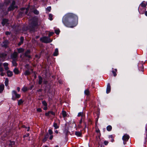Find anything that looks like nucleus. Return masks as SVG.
Masks as SVG:
<instances>
[{"instance_id":"1","label":"nucleus","mask_w":147,"mask_h":147,"mask_svg":"<svg viewBox=\"0 0 147 147\" xmlns=\"http://www.w3.org/2000/svg\"><path fill=\"white\" fill-rule=\"evenodd\" d=\"M78 17L73 13H69L63 18L62 22L66 26L70 28L75 27L78 24Z\"/></svg>"},{"instance_id":"2","label":"nucleus","mask_w":147,"mask_h":147,"mask_svg":"<svg viewBox=\"0 0 147 147\" xmlns=\"http://www.w3.org/2000/svg\"><path fill=\"white\" fill-rule=\"evenodd\" d=\"M12 99L15 101L16 99H18L21 97V95L18 94L16 90H13L12 92Z\"/></svg>"},{"instance_id":"3","label":"nucleus","mask_w":147,"mask_h":147,"mask_svg":"<svg viewBox=\"0 0 147 147\" xmlns=\"http://www.w3.org/2000/svg\"><path fill=\"white\" fill-rule=\"evenodd\" d=\"M40 40L42 42L47 43L51 42L52 41V40L48 36H44L40 38Z\"/></svg>"},{"instance_id":"4","label":"nucleus","mask_w":147,"mask_h":147,"mask_svg":"<svg viewBox=\"0 0 147 147\" xmlns=\"http://www.w3.org/2000/svg\"><path fill=\"white\" fill-rule=\"evenodd\" d=\"M16 2L14 0H13L11 4L7 8V11H13L16 8H18V7L15 5Z\"/></svg>"},{"instance_id":"5","label":"nucleus","mask_w":147,"mask_h":147,"mask_svg":"<svg viewBox=\"0 0 147 147\" xmlns=\"http://www.w3.org/2000/svg\"><path fill=\"white\" fill-rule=\"evenodd\" d=\"M144 2H145V1H142V3L140 4V7L138 8V11L140 13H141V14L143 13H141L140 12V9H141L140 8L141 7H142V8L144 10V11H146V6L147 5V1L146 4L145 3H144Z\"/></svg>"},{"instance_id":"6","label":"nucleus","mask_w":147,"mask_h":147,"mask_svg":"<svg viewBox=\"0 0 147 147\" xmlns=\"http://www.w3.org/2000/svg\"><path fill=\"white\" fill-rule=\"evenodd\" d=\"M9 44V42L8 40H5L1 44V47L6 49L8 47Z\"/></svg>"},{"instance_id":"7","label":"nucleus","mask_w":147,"mask_h":147,"mask_svg":"<svg viewBox=\"0 0 147 147\" xmlns=\"http://www.w3.org/2000/svg\"><path fill=\"white\" fill-rule=\"evenodd\" d=\"M139 71H144V66L142 63L140 62L138 65Z\"/></svg>"},{"instance_id":"8","label":"nucleus","mask_w":147,"mask_h":147,"mask_svg":"<svg viewBox=\"0 0 147 147\" xmlns=\"http://www.w3.org/2000/svg\"><path fill=\"white\" fill-rule=\"evenodd\" d=\"M31 25L35 27L38 26V20L37 18L33 19L31 23Z\"/></svg>"},{"instance_id":"9","label":"nucleus","mask_w":147,"mask_h":147,"mask_svg":"<svg viewBox=\"0 0 147 147\" xmlns=\"http://www.w3.org/2000/svg\"><path fill=\"white\" fill-rule=\"evenodd\" d=\"M18 55V53L16 51H14L11 55V57L12 59H16Z\"/></svg>"},{"instance_id":"10","label":"nucleus","mask_w":147,"mask_h":147,"mask_svg":"<svg viewBox=\"0 0 147 147\" xmlns=\"http://www.w3.org/2000/svg\"><path fill=\"white\" fill-rule=\"evenodd\" d=\"M31 51L29 50H27L24 53V56L25 57H28L29 59L31 58V56L29 55L30 54Z\"/></svg>"},{"instance_id":"11","label":"nucleus","mask_w":147,"mask_h":147,"mask_svg":"<svg viewBox=\"0 0 147 147\" xmlns=\"http://www.w3.org/2000/svg\"><path fill=\"white\" fill-rule=\"evenodd\" d=\"M28 29L29 30L30 32H34L36 31L35 26H33L31 25L29 26Z\"/></svg>"},{"instance_id":"12","label":"nucleus","mask_w":147,"mask_h":147,"mask_svg":"<svg viewBox=\"0 0 147 147\" xmlns=\"http://www.w3.org/2000/svg\"><path fill=\"white\" fill-rule=\"evenodd\" d=\"M50 114H51L52 115L55 116V113L52 111H49L48 112L45 113V115L46 116H49Z\"/></svg>"},{"instance_id":"13","label":"nucleus","mask_w":147,"mask_h":147,"mask_svg":"<svg viewBox=\"0 0 147 147\" xmlns=\"http://www.w3.org/2000/svg\"><path fill=\"white\" fill-rule=\"evenodd\" d=\"M129 136L127 134H125L123 136L122 139L124 141V144H125L124 142L127 141L129 139Z\"/></svg>"},{"instance_id":"14","label":"nucleus","mask_w":147,"mask_h":147,"mask_svg":"<svg viewBox=\"0 0 147 147\" xmlns=\"http://www.w3.org/2000/svg\"><path fill=\"white\" fill-rule=\"evenodd\" d=\"M111 91V87L109 83H108L107 84V86L106 89V93L107 94L109 93Z\"/></svg>"},{"instance_id":"15","label":"nucleus","mask_w":147,"mask_h":147,"mask_svg":"<svg viewBox=\"0 0 147 147\" xmlns=\"http://www.w3.org/2000/svg\"><path fill=\"white\" fill-rule=\"evenodd\" d=\"M25 16L24 12V11H20L18 12V16L19 17H22Z\"/></svg>"},{"instance_id":"16","label":"nucleus","mask_w":147,"mask_h":147,"mask_svg":"<svg viewBox=\"0 0 147 147\" xmlns=\"http://www.w3.org/2000/svg\"><path fill=\"white\" fill-rule=\"evenodd\" d=\"M8 22V20L7 19L4 18L3 19L2 21L1 22L3 26H4L5 24L7 23Z\"/></svg>"},{"instance_id":"17","label":"nucleus","mask_w":147,"mask_h":147,"mask_svg":"<svg viewBox=\"0 0 147 147\" xmlns=\"http://www.w3.org/2000/svg\"><path fill=\"white\" fill-rule=\"evenodd\" d=\"M7 74L8 77H11L13 75V73L12 71H11L10 70H7Z\"/></svg>"},{"instance_id":"18","label":"nucleus","mask_w":147,"mask_h":147,"mask_svg":"<svg viewBox=\"0 0 147 147\" xmlns=\"http://www.w3.org/2000/svg\"><path fill=\"white\" fill-rule=\"evenodd\" d=\"M113 70L112 71V72L113 74V76L116 77L117 74L116 72H117V69H114L113 68H112Z\"/></svg>"},{"instance_id":"19","label":"nucleus","mask_w":147,"mask_h":147,"mask_svg":"<svg viewBox=\"0 0 147 147\" xmlns=\"http://www.w3.org/2000/svg\"><path fill=\"white\" fill-rule=\"evenodd\" d=\"M38 78L39 79V80L38 81V84L39 85H41L42 83L43 80L42 78L40 76H38Z\"/></svg>"},{"instance_id":"20","label":"nucleus","mask_w":147,"mask_h":147,"mask_svg":"<svg viewBox=\"0 0 147 147\" xmlns=\"http://www.w3.org/2000/svg\"><path fill=\"white\" fill-rule=\"evenodd\" d=\"M4 85L3 84H1L0 85V93H1L4 89Z\"/></svg>"},{"instance_id":"21","label":"nucleus","mask_w":147,"mask_h":147,"mask_svg":"<svg viewBox=\"0 0 147 147\" xmlns=\"http://www.w3.org/2000/svg\"><path fill=\"white\" fill-rule=\"evenodd\" d=\"M58 55V50L57 48H56L53 54V55L54 56H56Z\"/></svg>"},{"instance_id":"22","label":"nucleus","mask_w":147,"mask_h":147,"mask_svg":"<svg viewBox=\"0 0 147 147\" xmlns=\"http://www.w3.org/2000/svg\"><path fill=\"white\" fill-rule=\"evenodd\" d=\"M18 52V53H23L24 51V49L22 48L17 49Z\"/></svg>"},{"instance_id":"23","label":"nucleus","mask_w":147,"mask_h":147,"mask_svg":"<svg viewBox=\"0 0 147 147\" xmlns=\"http://www.w3.org/2000/svg\"><path fill=\"white\" fill-rule=\"evenodd\" d=\"M24 102V101L22 99H20L18 101V105H20L23 103Z\"/></svg>"},{"instance_id":"24","label":"nucleus","mask_w":147,"mask_h":147,"mask_svg":"<svg viewBox=\"0 0 147 147\" xmlns=\"http://www.w3.org/2000/svg\"><path fill=\"white\" fill-rule=\"evenodd\" d=\"M21 90L23 92H25L27 91L28 89L27 87L24 86L22 88Z\"/></svg>"},{"instance_id":"25","label":"nucleus","mask_w":147,"mask_h":147,"mask_svg":"<svg viewBox=\"0 0 147 147\" xmlns=\"http://www.w3.org/2000/svg\"><path fill=\"white\" fill-rule=\"evenodd\" d=\"M31 74V72L28 70H26L24 73L25 76H28Z\"/></svg>"},{"instance_id":"26","label":"nucleus","mask_w":147,"mask_h":147,"mask_svg":"<svg viewBox=\"0 0 147 147\" xmlns=\"http://www.w3.org/2000/svg\"><path fill=\"white\" fill-rule=\"evenodd\" d=\"M85 94L87 96H89L90 94V92L89 90L87 89L85 90L84 92Z\"/></svg>"},{"instance_id":"27","label":"nucleus","mask_w":147,"mask_h":147,"mask_svg":"<svg viewBox=\"0 0 147 147\" xmlns=\"http://www.w3.org/2000/svg\"><path fill=\"white\" fill-rule=\"evenodd\" d=\"M75 134L76 135L80 137L82 135V131H76L75 133Z\"/></svg>"},{"instance_id":"28","label":"nucleus","mask_w":147,"mask_h":147,"mask_svg":"<svg viewBox=\"0 0 147 147\" xmlns=\"http://www.w3.org/2000/svg\"><path fill=\"white\" fill-rule=\"evenodd\" d=\"M12 63L13 66L16 67L17 66L18 64L16 63V59H12Z\"/></svg>"},{"instance_id":"29","label":"nucleus","mask_w":147,"mask_h":147,"mask_svg":"<svg viewBox=\"0 0 147 147\" xmlns=\"http://www.w3.org/2000/svg\"><path fill=\"white\" fill-rule=\"evenodd\" d=\"M13 71L14 73L16 74H18L19 73V71L18 69L16 68H15L13 70Z\"/></svg>"},{"instance_id":"30","label":"nucleus","mask_w":147,"mask_h":147,"mask_svg":"<svg viewBox=\"0 0 147 147\" xmlns=\"http://www.w3.org/2000/svg\"><path fill=\"white\" fill-rule=\"evenodd\" d=\"M62 113L63 117L65 118L67 116V113L65 111L63 110L62 112Z\"/></svg>"},{"instance_id":"31","label":"nucleus","mask_w":147,"mask_h":147,"mask_svg":"<svg viewBox=\"0 0 147 147\" xmlns=\"http://www.w3.org/2000/svg\"><path fill=\"white\" fill-rule=\"evenodd\" d=\"M82 122V117L81 118V119H80L79 123L78 125V126L79 128H80L82 127L81 124Z\"/></svg>"},{"instance_id":"32","label":"nucleus","mask_w":147,"mask_h":147,"mask_svg":"<svg viewBox=\"0 0 147 147\" xmlns=\"http://www.w3.org/2000/svg\"><path fill=\"white\" fill-rule=\"evenodd\" d=\"M5 84L6 86H7L9 84V79L7 78H6Z\"/></svg>"},{"instance_id":"33","label":"nucleus","mask_w":147,"mask_h":147,"mask_svg":"<svg viewBox=\"0 0 147 147\" xmlns=\"http://www.w3.org/2000/svg\"><path fill=\"white\" fill-rule=\"evenodd\" d=\"M7 55V54L5 53H1L0 55V57L2 58H5Z\"/></svg>"},{"instance_id":"34","label":"nucleus","mask_w":147,"mask_h":147,"mask_svg":"<svg viewBox=\"0 0 147 147\" xmlns=\"http://www.w3.org/2000/svg\"><path fill=\"white\" fill-rule=\"evenodd\" d=\"M83 116V112H80L79 113L78 115V117H81L82 118Z\"/></svg>"},{"instance_id":"35","label":"nucleus","mask_w":147,"mask_h":147,"mask_svg":"<svg viewBox=\"0 0 147 147\" xmlns=\"http://www.w3.org/2000/svg\"><path fill=\"white\" fill-rule=\"evenodd\" d=\"M55 34L57 35L59 34L60 32V31L59 29H56L55 30Z\"/></svg>"},{"instance_id":"36","label":"nucleus","mask_w":147,"mask_h":147,"mask_svg":"<svg viewBox=\"0 0 147 147\" xmlns=\"http://www.w3.org/2000/svg\"><path fill=\"white\" fill-rule=\"evenodd\" d=\"M33 13L36 15H38L39 14V11L36 9H34L33 11Z\"/></svg>"},{"instance_id":"37","label":"nucleus","mask_w":147,"mask_h":147,"mask_svg":"<svg viewBox=\"0 0 147 147\" xmlns=\"http://www.w3.org/2000/svg\"><path fill=\"white\" fill-rule=\"evenodd\" d=\"M53 126L54 127L55 129H57L59 127V126L57 125L56 123L54 122Z\"/></svg>"},{"instance_id":"38","label":"nucleus","mask_w":147,"mask_h":147,"mask_svg":"<svg viewBox=\"0 0 147 147\" xmlns=\"http://www.w3.org/2000/svg\"><path fill=\"white\" fill-rule=\"evenodd\" d=\"M15 144V142L13 141H10L9 145L11 146V147H13Z\"/></svg>"},{"instance_id":"39","label":"nucleus","mask_w":147,"mask_h":147,"mask_svg":"<svg viewBox=\"0 0 147 147\" xmlns=\"http://www.w3.org/2000/svg\"><path fill=\"white\" fill-rule=\"evenodd\" d=\"M3 5L2 3H0V11H3Z\"/></svg>"},{"instance_id":"40","label":"nucleus","mask_w":147,"mask_h":147,"mask_svg":"<svg viewBox=\"0 0 147 147\" xmlns=\"http://www.w3.org/2000/svg\"><path fill=\"white\" fill-rule=\"evenodd\" d=\"M42 105L44 106H47V102L45 100L42 101Z\"/></svg>"},{"instance_id":"41","label":"nucleus","mask_w":147,"mask_h":147,"mask_svg":"<svg viewBox=\"0 0 147 147\" xmlns=\"http://www.w3.org/2000/svg\"><path fill=\"white\" fill-rule=\"evenodd\" d=\"M53 15L51 14H49V19L50 20H53Z\"/></svg>"},{"instance_id":"42","label":"nucleus","mask_w":147,"mask_h":147,"mask_svg":"<svg viewBox=\"0 0 147 147\" xmlns=\"http://www.w3.org/2000/svg\"><path fill=\"white\" fill-rule=\"evenodd\" d=\"M64 133L65 134V135L67 136L68 134L69 133L67 129H65L64 131Z\"/></svg>"},{"instance_id":"43","label":"nucleus","mask_w":147,"mask_h":147,"mask_svg":"<svg viewBox=\"0 0 147 147\" xmlns=\"http://www.w3.org/2000/svg\"><path fill=\"white\" fill-rule=\"evenodd\" d=\"M54 34V32H49V34H48V36L49 38L51 36L53 35Z\"/></svg>"},{"instance_id":"44","label":"nucleus","mask_w":147,"mask_h":147,"mask_svg":"<svg viewBox=\"0 0 147 147\" xmlns=\"http://www.w3.org/2000/svg\"><path fill=\"white\" fill-rule=\"evenodd\" d=\"M46 10L47 11L50 12L51 11V6H49L47 7L46 9Z\"/></svg>"},{"instance_id":"45","label":"nucleus","mask_w":147,"mask_h":147,"mask_svg":"<svg viewBox=\"0 0 147 147\" xmlns=\"http://www.w3.org/2000/svg\"><path fill=\"white\" fill-rule=\"evenodd\" d=\"M36 111L38 112H41L42 111V110L40 108H38L37 109Z\"/></svg>"},{"instance_id":"46","label":"nucleus","mask_w":147,"mask_h":147,"mask_svg":"<svg viewBox=\"0 0 147 147\" xmlns=\"http://www.w3.org/2000/svg\"><path fill=\"white\" fill-rule=\"evenodd\" d=\"M97 117L96 118V123L98 121V119L99 117V114H97Z\"/></svg>"},{"instance_id":"47","label":"nucleus","mask_w":147,"mask_h":147,"mask_svg":"<svg viewBox=\"0 0 147 147\" xmlns=\"http://www.w3.org/2000/svg\"><path fill=\"white\" fill-rule=\"evenodd\" d=\"M11 32L9 31H6L5 32V34L7 35H10L11 34Z\"/></svg>"},{"instance_id":"48","label":"nucleus","mask_w":147,"mask_h":147,"mask_svg":"<svg viewBox=\"0 0 147 147\" xmlns=\"http://www.w3.org/2000/svg\"><path fill=\"white\" fill-rule=\"evenodd\" d=\"M3 66L4 67H7L8 66V64L7 63H4L3 64Z\"/></svg>"},{"instance_id":"49","label":"nucleus","mask_w":147,"mask_h":147,"mask_svg":"<svg viewBox=\"0 0 147 147\" xmlns=\"http://www.w3.org/2000/svg\"><path fill=\"white\" fill-rule=\"evenodd\" d=\"M20 41H22L23 42L24 40V38L23 36H21L20 38Z\"/></svg>"},{"instance_id":"50","label":"nucleus","mask_w":147,"mask_h":147,"mask_svg":"<svg viewBox=\"0 0 147 147\" xmlns=\"http://www.w3.org/2000/svg\"><path fill=\"white\" fill-rule=\"evenodd\" d=\"M53 131L51 129H50L49 131V133L50 135H51L53 134Z\"/></svg>"},{"instance_id":"51","label":"nucleus","mask_w":147,"mask_h":147,"mask_svg":"<svg viewBox=\"0 0 147 147\" xmlns=\"http://www.w3.org/2000/svg\"><path fill=\"white\" fill-rule=\"evenodd\" d=\"M96 132L97 133H99V136H100V131L99 130V129H97L96 130Z\"/></svg>"},{"instance_id":"52","label":"nucleus","mask_w":147,"mask_h":147,"mask_svg":"<svg viewBox=\"0 0 147 147\" xmlns=\"http://www.w3.org/2000/svg\"><path fill=\"white\" fill-rule=\"evenodd\" d=\"M109 143V142L107 141H105L104 144L105 145H107Z\"/></svg>"},{"instance_id":"53","label":"nucleus","mask_w":147,"mask_h":147,"mask_svg":"<svg viewBox=\"0 0 147 147\" xmlns=\"http://www.w3.org/2000/svg\"><path fill=\"white\" fill-rule=\"evenodd\" d=\"M23 42H22V41H20V42H19L18 43V46H20L21 45H22V44H23Z\"/></svg>"},{"instance_id":"54","label":"nucleus","mask_w":147,"mask_h":147,"mask_svg":"<svg viewBox=\"0 0 147 147\" xmlns=\"http://www.w3.org/2000/svg\"><path fill=\"white\" fill-rule=\"evenodd\" d=\"M25 9V8L24 7H21L20 8V10L21 11H24V10Z\"/></svg>"},{"instance_id":"55","label":"nucleus","mask_w":147,"mask_h":147,"mask_svg":"<svg viewBox=\"0 0 147 147\" xmlns=\"http://www.w3.org/2000/svg\"><path fill=\"white\" fill-rule=\"evenodd\" d=\"M43 82L44 84H47L48 82L47 80H44L43 81Z\"/></svg>"},{"instance_id":"56","label":"nucleus","mask_w":147,"mask_h":147,"mask_svg":"<svg viewBox=\"0 0 147 147\" xmlns=\"http://www.w3.org/2000/svg\"><path fill=\"white\" fill-rule=\"evenodd\" d=\"M106 129H112V127L111 125H109L107 127Z\"/></svg>"},{"instance_id":"57","label":"nucleus","mask_w":147,"mask_h":147,"mask_svg":"<svg viewBox=\"0 0 147 147\" xmlns=\"http://www.w3.org/2000/svg\"><path fill=\"white\" fill-rule=\"evenodd\" d=\"M43 109L45 110H46L48 109L47 106H45L43 108Z\"/></svg>"},{"instance_id":"58","label":"nucleus","mask_w":147,"mask_h":147,"mask_svg":"<svg viewBox=\"0 0 147 147\" xmlns=\"http://www.w3.org/2000/svg\"><path fill=\"white\" fill-rule=\"evenodd\" d=\"M29 8L30 6L28 5L27 7L25 8V9L26 10H27V11H29Z\"/></svg>"},{"instance_id":"59","label":"nucleus","mask_w":147,"mask_h":147,"mask_svg":"<svg viewBox=\"0 0 147 147\" xmlns=\"http://www.w3.org/2000/svg\"><path fill=\"white\" fill-rule=\"evenodd\" d=\"M4 71L3 69V67H0V71L2 72Z\"/></svg>"},{"instance_id":"60","label":"nucleus","mask_w":147,"mask_h":147,"mask_svg":"<svg viewBox=\"0 0 147 147\" xmlns=\"http://www.w3.org/2000/svg\"><path fill=\"white\" fill-rule=\"evenodd\" d=\"M42 89H38V90H37V92H41L42 91Z\"/></svg>"},{"instance_id":"61","label":"nucleus","mask_w":147,"mask_h":147,"mask_svg":"<svg viewBox=\"0 0 147 147\" xmlns=\"http://www.w3.org/2000/svg\"><path fill=\"white\" fill-rule=\"evenodd\" d=\"M4 68L5 70L7 71L9 69V67H8V66L4 67Z\"/></svg>"},{"instance_id":"62","label":"nucleus","mask_w":147,"mask_h":147,"mask_svg":"<svg viewBox=\"0 0 147 147\" xmlns=\"http://www.w3.org/2000/svg\"><path fill=\"white\" fill-rule=\"evenodd\" d=\"M17 90L18 92H19L20 90V88L19 87H18L17 88Z\"/></svg>"},{"instance_id":"63","label":"nucleus","mask_w":147,"mask_h":147,"mask_svg":"<svg viewBox=\"0 0 147 147\" xmlns=\"http://www.w3.org/2000/svg\"><path fill=\"white\" fill-rule=\"evenodd\" d=\"M0 75L1 76H4V73L3 72H1V73Z\"/></svg>"},{"instance_id":"64","label":"nucleus","mask_w":147,"mask_h":147,"mask_svg":"<svg viewBox=\"0 0 147 147\" xmlns=\"http://www.w3.org/2000/svg\"><path fill=\"white\" fill-rule=\"evenodd\" d=\"M145 14L146 16H147V11H145Z\"/></svg>"}]
</instances>
